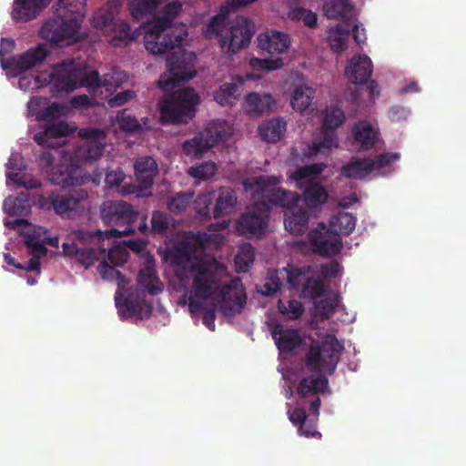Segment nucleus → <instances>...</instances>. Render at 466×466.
<instances>
[{
  "mask_svg": "<svg viewBox=\"0 0 466 466\" xmlns=\"http://www.w3.org/2000/svg\"><path fill=\"white\" fill-rule=\"evenodd\" d=\"M329 380L324 375H309L301 379L297 387V394L304 399L325 392Z\"/></svg>",
  "mask_w": 466,
  "mask_h": 466,
  "instance_id": "obj_29",
  "label": "nucleus"
},
{
  "mask_svg": "<svg viewBox=\"0 0 466 466\" xmlns=\"http://www.w3.org/2000/svg\"><path fill=\"white\" fill-rule=\"evenodd\" d=\"M47 50L44 45H39L29 49L20 56L16 61V68L19 72L26 71L39 64H41L47 56Z\"/></svg>",
  "mask_w": 466,
  "mask_h": 466,
  "instance_id": "obj_36",
  "label": "nucleus"
},
{
  "mask_svg": "<svg viewBox=\"0 0 466 466\" xmlns=\"http://www.w3.org/2000/svg\"><path fill=\"white\" fill-rule=\"evenodd\" d=\"M82 173L83 170L79 166L66 160L52 167L47 177L52 184L66 188L82 185L85 181Z\"/></svg>",
  "mask_w": 466,
  "mask_h": 466,
  "instance_id": "obj_17",
  "label": "nucleus"
},
{
  "mask_svg": "<svg viewBox=\"0 0 466 466\" xmlns=\"http://www.w3.org/2000/svg\"><path fill=\"white\" fill-rule=\"evenodd\" d=\"M11 182L25 189L41 187V182L38 179L21 172H6V184L9 185Z\"/></svg>",
  "mask_w": 466,
  "mask_h": 466,
  "instance_id": "obj_47",
  "label": "nucleus"
},
{
  "mask_svg": "<svg viewBox=\"0 0 466 466\" xmlns=\"http://www.w3.org/2000/svg\"><path fill=\"white\" fill-rule=\"evenodd\" d=\"M373 170L374 163L372 158L353 157L347 164L342 166L341 174L349 178L363 179Z\"/></svg>",
  "mask_w": 466,
  "mask_h": 466,
  "instance_id": "obj_27",
  "label": "nucleus"
},
{
  "mask_svg": "<svg viewBox=\"0 0 466 466\" xmlns=\"http://www.w3.org/2000/svg\"><path fill=\"white\" fill-rule=\"evenodd\" d=\"M271 336L282 353H289L302 343V338L297 329H284L281 324H277L271 329Z\"/></svg>",
  "mask_w": 466,
  "mask_h": 466,
  "instance_id": "obj_22",
  "label": "nucleus"
},
{
  "mask_svg": "<svg viewBox=\"0 0 466 466\" xmlns=\"http://www.w3.org/2000/svg\"><path fill=\"white\" fill-rule=\"evenodd\" d=\"M197 214L203 218H213L212 198L210 194L198 195L194 200Z\"/></svg>",
  "mask_w": 466,
  "mask_h": 466,
  "instance_id": "obj_55",
  "label": "nucleus"
},
{
  "mask_svg": "<svg viewBox=\"0 0 466 466\" xmlns=\"http://www.w3.org/2000/svg\"><path fill=\"white\" fill-rule=\"evenodd\" d=\"M320 169L316 165L305 166L301 168L297 169L291 177L296 181L309 182V178L316 174H319Z\"/></svg>",
  "mask_w": 466,
  "mask_h": 466,
  "instance_id": "obj_64",
  "label": "nucleus"
},
{
  "mask_svg": "<svg viewBox=\"0 0 466 466\" xmlns=\"http://www.w3.org/2000/svg\"><path fill=\"white\" fill-rule=\"evenodd\" d=\"M266 228V218L252 212L241 215L237 224L238 233L246 238L259 237L265 232Z\"/></svg>",
  "mask_w": 466,
  "mask_h": 466,
  "instance_id": "obj_25",
  "label": "nucleus"
},
{
  "mask_svg": "<svg viewBox=\"0 0 466 466\" xmlns=\"http://www.w3.org/2000/svg\"><path fill=\"white\" fill-rule=\"evenodd\" d=\"M111 238L110 236H104L106 248V259L110 262V266L115 268L122 266L127 260L128 252L126 247L115 244Z\"/></svg>",
  "mask_w": 466,
  "mask_h": 466,
  "instance_id": "obj_38",
  "label": "nucleus"
},
{
  "mask_svg": "<svg viewBox=\"0 0 466 466\" xmlns=\"http://www.w3.org/2000/svg\"><path fill=\"white\" fill-rule=\"evenodd\" d=\"M46 232L45 228L37 227L26 237L25 243L32 257L41 258L46 254L47 248L45 247V242H42V234Z\"/></svg>",
  "mask_w": 466,
  "mask_h": 466,
  "instance_id": "obj_40",
  "label": "nucleus"
},
{
  "mask_svg": "<svg viewBox=\"0 0 466 466\" xmlns=\"http://www.w3.org/2000/svg\"><path fill=\"white\" fill-rule=\"evenodd\" d=\"M137 285L140 289L153 296L161 293L163 290V285L151 267H146L139 270Z\"/></svg>",
  "mask_w": 466,
  "mask_h": 466,
  "instance_id": "obj_35",
  "label": "nucleus"
},
{
  "mask_svg": "<svg viewBox=\"0 0 466 466\" xmlns=\"http://www.w3.org/2000/svg\"><path fill=\"white\" fill-rule=\"evenodd\" d=\"M305 202L309 207H317L326 202L328 194L318 183H309L303 192Z\"/></svg>",
  "mask_w": 466,
  "mask_h": 466,
  "instance_id": "obj_42",
  "label": "nucleus"
},
{
  "mask_svg": "<svg viewBox=\"0 0 466 466\" xmlns=\"http://www.w3.org/2000/svg\"><path fill=\"white\" fill-rule=\"evenodd\" d=\"M237 203L235 191L229 187L218 189L216 204L213 207V218H219L229 215Z\"/></svg>",
  "mask_w": 466,
  "mask_h": 466,
  "instance_id": "obj_30",
  "label": "nucleus"
},
{
  "mask_svg": "<svg viewBox=\"0 0 466 466\" xmlns=\"http://www.w3.org/2000/svg\"><path fill=\"white\" fill-rule=\"evenodd\" d=\"M116 14V5L114 3H107L104 7L95 12L90 23L93 27L102 31L112 46H127L135 41L140 35V33L137 29L132 30L127 22L115 19Z\"/></svg>",
  "mask_w": 466,
  "mask_h": 466,
  "instance_id": "obj_6",
  "label": "nucleus"
},
{
  "mask_svg": "<svg viewBox=\"0 0 466 466\" xmlns=\"http://www.w3.org/2000/svg\"><path fill=\"white\" fill-rule=\"evenodd\" d=\"M85 0H57L54 15L43 24L40 35L55 45L69 44L78 39L84 18Z\"/></svg>",
  "mask_w": 466,
  "mask_h": 466,
  "instance_id": "obj_3",
  "label": "nucleus"
},
{
  "mask_svg": "<svg viewBox=\"0 0 466 466\" xmlns=\"http://www.w3.org/2000/svg\"><path fill=\"white\" fill-rule=\"evenodd\" d=\"M170 218L162 211H154L151 217L150 233L153 235H164L169 228Z\"/></svg>",
  "mask_w": 466,
  "mask_h": 466,
  "instance_id": "obj_53",
  "label": "nucleus"
},
{
  "mask_svg": "<svg viewBox=\"0 0 466 466\" xmlns=\"http://www.w3.org/2000/svg\"><path fill=\"white\" fill-rule=\"evenodd\" d=\"M257 40L258 48L271 56L286 53L290 46L289 35L278 30L261 33Z\"/></svg>",
  "mask_w": 466,
  "mask_h": 466,
  "instance_id": "obj_20",
  "label": "nucleus"
},
{
  "mask_svg": "<svg viewBox=\"0 0 466 466\" xmlns=\"http://www.w3.org/2000/svg\"><path fill=\"white\" fill-rule=\"evenodd\" d=\"M217 171V165L213 161H204L200 164L192 166L188 169V174L202 180H207L213 177Z\"/></svg>",
  "mask_w": 466,
  "mask_h": 466,
  "instance_id": "obj_54",
  "label": "nucleus"
},
{
  "mask_svg": "<svg viewBox=\"0 0 466 466\" xmlns=\"http://www.w3.org/2000/svg\"><path fill=\"white\" fill-rule=\"evenodd\" d=\"M400 156L399 153H383L377 155L373 160L374 170L390 167L393 163L400 159Z\"/></svg>",
  "mask_w": 466,
  "mask_h": 466,
  "instance_id": "obj_60",
  "label": "nucleus"
},
{
  "mask_svg": "<svg viewBox=\"0 0 466 466\" xmlns=\"http://www.w3.org/2000/svg\"><path fill=\"white\" fill-rule=\"evenodd\" d=\"M196 56L185 50L174 52L167 60V73L158 80V86L164 91H170L180 84L192 79L196 75Z\"/></svg>",
  "mask_w": 466,
  "mask_h": 466,
  "instance_id": "obj_10",
  "label": "nucleus"
},
{
  "mask_svg": "<svg viewBox=\"0 0 466 466\" xmlns=\"http://www.w3.org/2000/svg\"><path fill=\"white\" fill-rule=\"evenodd\" d=\"M97 270L104 279H116L119 289H124L128 284V279L119 270L110 266L106 260L100 261Z\"/></svg>",
  "mask_w": 466,
  "mask_h": 466,
  "instance_id": "obj_52",
  "label": "nucleus"
},
{
  "mask_svg": "<svg viewBox=\"0 0 466 466\" xmlns=\"http://www.w3.org/2000/svg\"><path fill=\"white\" fill-rule=\"evenodd\" d=\"M162 0H131L130 12L134 18L139 19L143 15L156 11Z\"/></svg>",
  "mask_w": 466,
  "mask_h": 466,
  "instance_id": "obj_44",
  "label": "nucleus"
},
{
  "mask_svg": "<svg viewBox=\"0 0 466 466\" xmlns=\"http://www.w3.org/2000/svg\"><path fill=\"white\" fill-rule=\"evenodd\" d=\"M287 271V282L289 287L303 294L304 297L316 299L320 298L325 286L323 281L316 276V272L310 266L301 268H285Z\"/></svg>",
  "mask_w": 466,
  "mask_h": 466,
  "instance_id": "obj_13",
  "label": "nucleus"
},
{
  "mask_svg": "<svg viewBox=\"0 0 466 466\" xmlns=\"http://www.w3.org/2000/svg\"><path fill=\"white\" fill-rule=\"evenodd\" d=\"M279 178L275 176L262 175L253 178L252 181L244 182L246 189L252 192L253 198H262L260 205L266 210H269V204L289 208L298 200L297 196L290 191L278 187Z\"/></svg>",
  "mask_w": 466,
  "mask_h": 466,
  "instance_id": "obj_9",
  "label": "nucleus"
},
{
  "mask_svg": "<svg viewBox=\"0 0 466 466\" xmlns=\"http://www.w3.org/2000/svg\"><path fill=\"white\" fill-rule=\"evenodd\" d=\"M87 197V191L83 188L73 189L66 194L52 193L43 198L41 206L52 208L63 218L74 219L84 213Z\"/></svg>",
  "mask_w": 466,
  "mask_h": 466,
  "instance_id": "obj_12",
  "label": "nucleus"
},
{
  "mask_svg": "<svg viewBox=\"0 0 466 466\" xmlns=\"http://www.w3.org/2000/svg\"><path fill=\"white\" fill-rule=\"evenodd\" d=\"M116 121L119 128L125 132H139L142 130V125L139 120L127 109L117 112Z\"/></svg>",
  "mask_w": 466,
  "mask_h": 466,
  "instance_id": "obj_48",
  "label": "nucleus"
},
{
  "mask_svg": "<svg viewBox=\"0 0 466 466\" xmlns=\"http://www.w3.org/2000/svg\"><path fill=\"white\" fill-rule=\"evenodd\" d=\"M128 80V74L126 71L112 70L102 76V87L107 92L116 90Z\"/></svg>",
  "mask_w": 466,
  "mask_h": 466,
  "instance_id": "obj_49",
  "label": "nucleus"
},
{
  "mask_svg": "<svg viewBox=\"0 0 466 466\" xmlns=\"http://www.w3.org/2000/svg\"><path fill=\"white\" fill-rule=\"evenodd\" d=\"M97 240L100 242L97 244V248H81L80 253L78 254L77 260L81 263L86 268L92 266L96 261L101 259V261L106 259V240L103 236L101 238Z\"/></svg>",
  "mask_w": 466,
  "mask_h": 466,
  "instance_id": "obj_37",
  "label": "nucleus"
},
{
  "mask_svg": "<svg viewBox=\"0 0 466 466\" xmlns=\"http://www.w3.org/2000/svg\"><path fill=\"white\" fill-rule=\"evenodd\" d=\"M231 136L224 121L213 120L194 137L182 144L183 153L190 158H200L220 141H226Z\"/></svg>",
  "mask_w": 466,
  "mask_h": 466,
  "instance_id": "obj_11",
  "label": "nucleus"
},
{
  "mask_svg": "<svg viewBox=\"0 0 466 466\" xmlns=\"http://www.w3.org/2000/svg\"><path fill=\"white\" fill-rule=\"evenodd\" d=\"M135 175L141 187L148 188L153 185L154 178L158 172L156 160L151 157H142L136 160Z\"/></svg>",
  "mask_w": 466,
  "mask_h": 466,
  "instance_id": "obj_26",
  "label": "nucleus"
},
{
  "mask_svg": "<svg viewBox=\"0 0 466 466\" xmlns=\"http://www.w3.org/2000/svg\"><path fill=\"white\" fill-rule=\"evenodd\" d=\"M50 0H15L12 17L15 21L35 19L48 5Z\"/></svg>",
  "mask_w": 466,
  "mask_h": 466,
  "instance_id": "obj_24",
  "label": "nucleus"
},
{
  "mask_svg": "<svg viewBox=\"0 0 466 466\" xmlns=\"http://www.w3.org/2000/svg\"><path fill=\"white\" fill-rule=\"evenodd\" d=\"M339 299L337 296L329 297L323 299H320L315 304L316 309L318 313L325 319L330 318L336 307L338 306Z\"/></svg>",
  "mask_w": 466,
  "mask_h": 466,
  "instance_id": "obj_57",
  "label": "nucleus"
},
{
  "mask_svg": "<svg viewBox=\"0 0 466 466\" xmlns=\"http://www.w3.org/2000/svg\"><path fill=\"white\" fill-rule=\"evenodd\" d=\"M278 309L288 319H298L305 310L303 304L297 299H289L287 302L279 299Z\"/></svg>",
  "mask_w": 466,
  "mask_h": 466,
  "instance_id": "obj_45",
  "label": "nucleus"
},
{
  "mask_svg": "<svg viewBox=\"0 0 466 466\" xmlns=\"http://www.w3.org/2000/svg\"><path fill=\"white\" fill-rule=\"evenodd\" d=\"M81 136L87 140L77 148L76 157L83 162L99 158L104 151V131L98 128H89L82 131Z\"/></svg>",
  "mask_w": 466,
  "mask_h": 466,
  "instance_id": "obj_18",
  "label": "nucleus"
},
{
  "mask_svg": "<svg viewBox=\"0 0 466 466\" xmlns=\"http://www.w3.org/2000/svg\"><path fill=\"white\" fill-rule=\"evenodd\" d=\"M243 84L241 77L237 78V82H226L219 86L218 89L214 94V100L222 106H234L239 96V87Z\"/></svg>",
  "mask_w": 466,
  "mask_h": 466,
  "instance_id": "obj_31",
  "label": "nucleus"
},
{
  "mask_svg": "<svg viewBox=\"0 0 466 466\" xmlns=\"http://www.w3.org/2000/svg\"><path fill=\"white\" fill-rule=\"evenodd\" d=\"M357 218L348 212H340L330 222L332 228L343 236H349L356 227Z\"/></svg>",
  "mask_w": 466,
  "mask_h": 466,
  "instance_id": "obj_41",
  "label": "nucleus"
},
{
  "mask_svg": "<svg viewBox=\"0 0 466 466\" xmlns=\"http://www.w3.org/2000/svg\"><path fill=\"white\" fill-rule=\"evenodd\" d=\"M286 122L281 117H276L263 122L258 127L262 140L276 143L280 140L286 131Z\"/></svg>",
  "mask_w": 466,
  "mask_h": 466,
  "instance_id": "obj_32",
  "label": "nucleus"
},
{
  "mask_svg": "<svg viewBox=\"0 0 466 466\" xmlns=\"http://www.w3.org/2000/svg\"><path fill=\"white\" fill-rule=\"evenodd\" d=\"M257 0H228L212 16L206 28V37L217 39L221 50L228 55H235L247 48L255 33L252 21L244 16L228 20V15L247 7Z\"/></svg>",
  "mask_w": 466,
  "mask_h": 466,
  "instance_id": "obj_2",
  "label": "nucleus"
},
{
  "mask_svg": "<svg viewBox=\"0 0 466 466\" xmlns=\"http://www.w3.org/2000/svg\"><path fill=\"white\" fill-rule=\"evenodd\" d=\"M338 137L336 134V129L331 127H322L321 132V139L317 142H313V149L317 152H321L322 149H331L333 147H338Z\"/></svg>",
  "mask_w": 466,
  "mask_h": 466,
  "instance_id": "obj_51",
  "label": "nucleus"
},
{
  "mask_svg": "<svg viewBox=\"0 0 466 466\" xmlns=\"http://www.w3.org/2000/svg\"><path fill=\"white\" fill-rule=\"evenodd\" d=\"M309 213L303 208H288L285 213L284 225L288 231L294 235H302L308 229Z\"/></svg>",
  "mask_w": 466,
  "mask_h": 466,
  "instance_id": "obj_28",
  "label": "nucleus"
},
{
  "mask_svg": "<svg viewBox=\"0 0 466 466\" xmlns=\"http://www.w3.org/2000/svg\"><path fill=\"white\" fill-rule=\"evenodd\" d=\"M245 102L248 112L259 116L268 113L276 103L270 94H259L257 92L248 94L245 97Z\"/></svg>",
  "mask_w": 466,
  "mask_h": 466,
  "instance_id": "obj_33",
  "label": "nucleus"
},
{
  "mask_svg": "<svg viewBox=\"0 0 466 466\" xmlns=\"http://www.w3.org/2000/svg\"><path fill=\"white\" fill-rule=\"evenodd\" d=\"M194 199V192H179L172 196L167 202V208L174 214H179L186 210Z\"/></svg>",
  "mask_w": 466,
  "mask_h": 466,
  "instance_id": "obj_46",
  "label": "nucleus"
},
{
  "mask_svg": "<svg viewBox=\"0 0 466 466\" xmlns=\"http://www.w3.org/2000/svg\"><path fill=\"white\" fill-rule=\"evenodd\" d=\"M350 35L349 25H338L329 33L328 41L330 48L337 53H340L347 48Z\"/></svg>",
  "mask_w": 466,
  "mask_h": 466,
  "instance_id": "obj_39",
  "label": "nucleus"
},
{
  "mask_svg": "<svg viewBox=\"0 0 466 466\" xmlns=\"http://www.w3.org/2000/svg\"><path fill=\"white\" fill-rule=\"evenodd\" d=\"M250 65L253 67L258 66L267 71H273L280 68L284 65V63L283 59L278 56L276 58H252L250 60Z\"/></svg>",
  "mask_w": 466,
  "mask_h": 466,
  "instance_id": "obj_59",
  "label": "nucleus"
},
{
  "mask_svg": "<svg viewBox=\"0 0 466 466\" xmlns=\"http://www.w3.org/2000/svg\"><path fill=\"white\" fill-rule=\"evenodd\" d=\"M200 102L198 94L191 87L174 91L159 102L160 120L163 125L187 124L196 114Z\"/></svg>",
  "mask_w": 466,
  "mask_h": 466,
  "instance_id": "obj_5",
  "label": "nucleus"
},
{
  "mask_svg": "<svg viewBox=\"0 0 466 466\" xmlns=\"http://www.w3.org/2000/svg\"><path fill=\"white\" fill-rule=\"evenodd\" d=\"M182 5L178 1L166 5L160 15L155 16L145 31V47L154 55L165 54L178 46L187 35V25L173 27V21L181 12Z\"/></svg>",
  "mask_w": 466,
  "mask_h": 466,
  "instance_id": "obj_4",
  "label": "nucleus"
},
{
  "mask_svg": "<svg viewBox=\"0 0 466 466\" xmlns=\"http://www.w3.org/2000/svg\"><path fill=\"white\" fill-rule=\"evenodd\" d=\"M34 204L30 194L27 191H22L15 196L7 197L4 201V210L9 216L22 217L14 220L6 219L5 226L10 228H19L21 227H28L29 223L25 217L31 213V208Z\"/></svg>",
  "mask_w": 466,
  "mask_h": 466,
  "instance_id": "obj_15",
  "label": "nucleus"
},
{
  "mask_svg": "<svg viewBox=\"0 0 466 466\" xmlns=\"http://www.w3.org/2000/svg\"><path fill=\"white\" fill-rule=\"evenodd\" d=\"M282 283L277 276H270L258 291L263 296L270 297L276 294L280 289Z\"/></svg>",
  "mask_w": 466,
  "mask_h": 466,
  "instance_id": "obj_61",
  "label": "nucleus"
},
{
  "mask_svg": "<svg viewBox=\"0 0 466 466\" xmlns=\"http://www.w3.org/2000/svg\"><path fill=\"white\" fill-rule=\"evenodd\" d=\"M135 97H136L135 91H133L131 89H127V90L121 91V92L116 94L115 96H113L112 97H110L107 100V105L110 107L122 106L125 104H127L128 101L134 99Z\"/></svg>",
  "mask_w": 466,
  "mask_h": 466,
  "instance_id": "obj_62",
  "label": "nucleus"
},
{
  "mask_svg": "<svg viewBox=\"0 0 466 466\" xmlns=\"http://www.w3.org/2000/svg\"><path fill=\"white\" fill-rule=\"evenodd\" d=\"M76 127L70 126L66 121L61 120L46 124L43 130L34 135L35 142L44 147L55 148L61 147V144L54 142L55 139L70 136L76 131Z\"/></svg>",
  "mask_w": 466,
  "mask_h": 466,
  "instance_id": "obj_19",
  "label": "nucleus"
},
{
  "mask_svg": "<svg viewBox=\"0 0 466 466\" xmlns=\"http://www.w3.org/2000/svg\"><path fill=\"white\" fill-rule=\"evenodd\" d=\"M351 145L355 150L368 151L373 148L379 140V132L368 121L355 124L351 129Z\"/></svg>",
  "mask_w": 466,
  "mask_h": 466,
  "instance_id": "obj_21",
  "label": "nucleus"
},
{
  "mask_svg": "<svg viewBox=\"0 0 466 466\" xmlns=\"http://www.w3.org/2000/svg\"><path fill=\"white\" fill-rule=\"evenodd\" d=\"M308 238L313 251L320 256H334L340 252L342 242L339 236L329 229L323 223L310 230Z\"/></svg>",
  "mask_w": 466,
  "mask_h": 466,
  "instance_id": "obj_16",
  "label": "nucleus"
},
{
  "mask_svg": "<svg viewBox=\"0 0 466 466\" xmlns=\"http://www.w3.org/2000/svg\"><path fill=\"white\" fill-rule=\"evenodd\" d=\"M345 119V114L340 108L330 107L326 111L323 127L337 129L344 123Z\"/></svg>",
  "mask_w": 466,
  "mask_h": 466,
  "instance_id": "obj_56",
  "label": "nucleus"
},
{
  "mask_svg": "<svg viewBox=\"0 0 466 466\" xmlns=\"http://www.w3.org/2000/svg\"><path fill=\"white\" fill-rule=\"evenodd\" d=\"M372 72L373 65L367 55L353 56L345 70L348 78L355 84L366 83L370 77Z\"/></svg>",
  "mask_w": 466,
  "mask_h": 466,
  "instance_id": "obj_23",
  "label": "nucleus"
},
{
  "mask_svg": "<svg viewBox=\"0 0 466 466\" xmlns=\"http://www.w3.org/2000/svg\"><path fill=\"white\" fill-rule=\"evenodd\" d=\"M343 346L334 335H328L321 341L313 342L305 356L309 370L319 375H332L339 361Z\"/></svg>",
  "mask_w": 466,
  "mask_h": 466,
  "instance_id": "obj_8",
  "label": "nucleus"
},
{
  "mask_svg": "<svg viewBox=\"0 0 466 466\" xmlns=\"http://www.w3.org/2000/svg\"><path fill=\"white\" fill-rule=\"evenodd\" d=\"M312 97V88L308 86H299L294 90L290 104L295 110L303 112L309 106Z\"/></svg>",
  "mask_w": 466,
  "mask_h": 466,
  "instance_id": "obj_43",
  "label": "nucleus"
},
{
  "mask_svg": "<svg viewBox=\"0 0 466 466\" xmlns=\"http://www.w3.org/2000/svg\"><path fill=\"white\" fill-rule=\"evenodd\" d=\"M289 419L291 423L298 427V431H302L307 420V412L304 407H297L292 411L289 410Z\"/></svg>",
  "mask_w": 466,
  "mask_h": 466,
  "instance_id": "obj_63",
  "label": "nucleus"
},
{
  "mask_svg": "<svg viewBox=\"0 0 466 466\" xmlns=\"http://www.w3.org/2000/svg\"><path fill=\"white\" fill-rule=\"evenodd\" d=\"M223 268L204 260L191 264L189 273L192 278L191 294L187 297L191 313L203 311L202 322L210 330H215L216 306L206 309V301L219 289L220 309L227 317L240 314L247 302L246 293L237 282L221 286Z\"/></svg>",
  "mask_w": 466,
  "mask_h": 466,
  "instance_id": "obj_1",
  "label": "nucleus"
},
{
  "mask_svg": "<svg viewBox=\"0 0 466 466\" xmlns=\"http://www.w3.org/2000/svg\"><path fill=\"white\" fill-rule=\"evenodd\" d=\"M67 107L58 103H52L36 113V119L39 121L52 122L65 116Z\"/></svg>",
  "mask_w": 466,
  "mask_h": 466,
  "instance_id": "obj_50",
  "label": "nucleus"
},
{
  "mask_svg": "<svg viewBox=\"0 0 466 466\" xmlns=\"http://www.w3.org/2000/svg\"><path fill=\"white\" fill-rule=\"evenodd\" d=\"M100 217L103 222L112 228L105 232L98 231V239L101 236L122 237L134 233L138 213L127 202L109 200L101 207Z\"/></svg>",
  "mask_w": 466,
  "mask_h": 466,
  "instance_id": "obj_7",
  "label": "nucleus"
},
{
  "mask_svg": "<svg viewBox=\"0 0 466 466\" xmlns=\"http://www.w3.org/2000/svg\"><path fill=\"white\" fill-rule=\"evenodd\" d=\"M324 15L329 19L346 22L352 15L349 0H326L322 7Z\"/></svg>",
  "mask_w": 466,
  "mask_h": 466,
  "instance_id": "obj_34",
  "label": "nucleus"
},
{
  "mask_svg": "<svg viewBox=\"0 0 466 466\" xmlns=\"http://www.w3.org/2000/svg\"><path fill=\"white\" fill-rule=\"evenodd\" d=\"M43 76L45 82L51 85L52 92L69 93L79 87L81 72L76 63L70 60L56 66L49 75Z\"/></svg>",
  "mask_w": 466,
  "mask_h": 466,
  "instance_id": "obj_14",
  "label": "nucleus"
},
{
  "mask_svg": "<svg viewBox=\"0 0 466 466\" xmlns=\"http://www.w3.org/2000/svg\"><path fill=\"white\" fill-rule=\"evenodd\" d=\"M81 72V76L78 78L79 87H102V76L97 71L86 72L78 67Z\"/></svg>",
  "mask_w": 466,
  "mask_h": 466,
  "instance_id": "obj_58",
  "label": "nucleus"
}]
</instances>
